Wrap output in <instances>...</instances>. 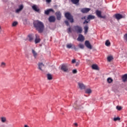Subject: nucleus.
Returning <instances> with one entry per match:
<instances>
[{
	"mask_svg": "<svg viewBox=\"0 0 127 127\" xmlns=\"http://www.w3.org/2000/svg\"><path fill=\"white\" fill-rule=\"evenodd\" d=\"M105 45L106 46H110V45H111V42H110V41L109 40H106L105 42Z\"/></svg>",
	"mask_w": 127,
	"mask_h": 127,
	"instance_id": "7c9ffc66",
	"label": "nucleus"
},
{
	"mask_svg": "<svg viewBox=\"0 0 127 127\" xmlns=\"http://www.w3.org/2000/svg\"><path fill=\"white\" fill-rule=\"evenodd\" d=\"M90 10H91V8H83L81 9V12L82 13H88Z\"/></svg>",
	"mask_w": 127,
	"mask_h": 127,
	"instance_id": "0eeeda50",
	"label": "nucleus"
},
{
	"mask_svg": "<svg viewBox=\"0 0 127 127\" xmlns=\"http://www.w3.org/2000/svg\"><path fill=\"white\" fill-rule=\"evenodd\" d=\"M114 122H117V121H121V118L120 117L115 118H114Z\"/></svg>",
	"mask_w": 127,
	"mask_h": 127,
	"instance_id": "72a5a7b5",
	"label": "nucleus"
},
{
	"mask_svg": "<svg viewBox=\"0 0 127 127\" xmlns=\"http://www.w3.org/2000/svg\"><path fill=\"white\" fill-rule=\"evenodd\" d=\"M34 26L40 33L43 32V30H44V25L42 22H40L39 21H35L34 23Z\"/></svg>",
	"mask_w": 127,
	"mask_h": 127,
	"instance_id": "f257e3e1",
	"label": "nucleus"
},
{
	"mask_svg": "<svg viewBox=\"0 0 127 127\" xmlns=\"http://www.w3.org/2000/svg\"><path fill=\"white\" fill-rule=\"evenodd\" d=\"M78 85L79 86V89H80V90H84V89L85 88V85L83 83L78 82Z\"/></svg>",
	"mask_w": 127,
	"mask_h": 127,
	"instance_id": "6ab92c4d",
	"label": "nucleus"
},
{
	"mask_svg": "<svg viewBox=\"0 0 127 127\" xmlns=\"http://www.w3.org/2000/svg\"><path fill=\"white\" fill-rule=\"evenodd\" d=\"M85 45L87 48H88V49H92V45L90 44V42H89V41H85Z\"/></svg>",
	"mask_w": 127,
	"mask_h": 127,
	"instance_id": "9d476101",
	"label": "nucleus"
},
{
	"mask_svg": "<svg viewBox=\"0 0 127 127\" xmlns=\"http://www.w3.org/2000/svg\"><path fill=\"white\" fill-rule=\"evenodd\" d=\"M71 63H72V64H74V63H76V60L75 59L72 60L71 61Z\"/></svg>",
	"mask_w": 127,
	"mask_h": 127,
	"instance_id": "a19ab883",
	"label": "nucleus"
},
{
	"mask_svg": "<svg viewBox=\"0 0 127 127\" xmlns=\"http://www.w3.org/2000/svg\"><path fill=\"white\" fill-rule=\"evenodd\" d=\"M115 17L117 19V20H120V19H122V18H124V16H122L121 14H115Z\"/></svg>",
	"mask_w": 127,
	"mask_h": 127,
	"instance_id": "9b49d317",
	"label": "nucleus"
},
{
	"mask_svg": "<svg viewBox=\"0 0 127 127\" xmlns=\"http://www.w3.org/2000/svg\"><path fill=\"white\" fill-rule=\"evenodd\" d=\"M86 23H89V21H87V20H85L83 22V24H86Z\"/></svg>",
	"mask_w": 127,
	"mask_h": 127,
	"instance_id": "ea45409f",
	"label": "nucleus"
},
{
	"mask_svg": "<svg viewBox=\"0 0 127 127\" xmlns=\"http://www.w3.org/2000/svg\"><path fill=\"white\" fill-rule=\"evenodd\" d=\"M81 19L83 20V19H86V16H84L81 17Z\"/></svg>",
	"mask_w": 127,
	"mask_h": 127,
	"instance_id": "a18cd8bd",
	"label": "nucleus"
},
{
	"mask_svg": "<svg viewBox=\"0 0 127 127\" xmlns=\"http://www.w3.org/2000/svg\"><path fill=\"white\" fill-rule=\"evenodd\" d=\"M124 39L127 42V33L124 35Z\"/></svg>",
	"mask_w": 127,
	"mask_h": 127,
	"instance_id": "e433bc0d",
	"label": "nucleus"
},
{
	"mask_svg": "<svg viewBox=\"0 0 127 127\" xmlns=\"http://www.w3.org/2000/svg\"><path fill=\"white\" fill-rule=\"evenodd\" d=\"M0 120L2 123H5V122H6V119L5 117H1Z\"/></svg>",
	"mask_w": 127,
	"mask_h": 127,
	"instance_id": "2f4dec72",
	"label": "nucleus"
},
{
	"mask_svg": "<svg viewBox=\"0 0 127 127\" xmlns=\"http://www.w3.org/2000/svg\"><path fill=\"white\" fill-rule=\"evenodd\" d=\"M77 106H78V104L75 102L73 105V107L76 108H77Z\"/></svg>",
	"mask_w": 127,
	"mask_h": 127,
	"instance_id": "79ce46f5",
	"label": "nucleus"
},
{
	"mask_svg": "<svg viewBox=\"0 0 127 127\" xmlns=\"http://www.w3.org/2000/svg\"><path fill=\"white\" fill-rule=\"evenodd\" d=\"M74 29L75 31H76L77 33H82V31H83L82 27L79 26H74Z\"/></svg>",
	"mask_w": 127,
	"mask_h": 127,
	"instance_id": "39448f33",
	"label": "nucleus"
},
{
	"mask_svg": "<svg viewBox=\"0 0 127 127\" xmlns=\"http://www.w3.org/2000/svg\"><path fill=\"white\" fill-rule=\"evenodd\" d=\"M23 4H21L19 6V8L16 9L15 10V12L16 13H19V12H20V11H21V10H22V9H23Z\"/></svg>",
	"mask_w": 127,
	"mask_h": 127,
	"instance_id": "1a4fd4ad",
	"label": "nucleus"
},
{
	"mask_svg": "<svg viewBox=\"0 0 127 127\" xmlns=\"http://www.w3.org/2000/svg\"><path fill=\"white\" fill-rule=\"evenodd\" d=\"M116 109H117V110H118V111H121V110H122V107H121V106H117L116 107Z\"/></svg>",
	"mask_w": 127,
	"mask_h": 127,
	"instance_id": "f704fd0d",
	"label": "nucleus"
},
{
	"mask_svg": "<svg viewBox=\"0 0 127 127\" xmlns=\"http://www.w3.org/2000/svg\"><path fill=\"white\" fill-rule=\"evenodd\" d=\"M32 53L34 58L36 59V57H37V55H38L37 53H36V52L34 50H32Z\"/></svg>",
	"mask_w": 127,
	"mask_h": 127,
	"instance_id": "b1692460",
	"label": "nucleus"
},
{
	"mask_svg": "<svg viewBox=\"0 0 127 127\" xmlns=\"http://www.w3.org/2000/svg\"><path fill=\"white\" fill-rule=\"evenodd\" d=\"M74 125L75 127H78V124L74 123Z\"/></svg>",
	"mask_w": 127,
	"mask_h": 127,
	"instance_id": "49530a36",
	"label": "nucleus"
},
{
	"mask_svg": "<svg viewBox=\"0 0 127 127\" xmlns=\"http://www.w3.org/2000/svg\"><path fill=\"white\" fill-rule=\"evenodd\" d=\"M122 80L124 82L127 81V74H125L122 76Z\"/></svg>",
	"mask_w": 127,
	"mask_h": 127,
	"instance_id": "4be33fe9",
	"label": "nucleus"
},
{
	"mask_svg": "<svg viewBox=\"0 0 127 127\" xmlns=\"http://www.w3.org/2000/svg\"><path fill=\"white\" fill-rule=\"evenodd\" d=\"M41 41V39H40V37L39 35L37 34H35V44H37V43H39Z\"/></svg>",
	"mask_w": 127,
	"mask_h": 127,
	"instance_id": "423d86ee",
	"label": "nucleus"
},
{
	"mask_svg": "<svg viewBox=\"0 0 127 127\" xmlns=\"http://www.w3.org/2000/svg\"><path fill=\"white\" fill-rule=\"evenodd\" d=\"M24 127H28V126H27V125H25Z\"/></svg>",
	"mask_w": 127,
	"mask_h": 127,
	"instance_id": "09e8293b",
	"label": "nucleus"
},
{
	"mask_svg": "<svg viewBox=\"0 0 127 127\" xmlns=\"http://www.w3.org/2000/svg\"><path fill=\"white\" fill-rule=\"evenodd\" d=\"M92 68L93 70H100V69L99 68V66L97 64H92Z\"/></svg>",
	"mask_w": 127,
	"mask_h": 127,
	"instance_id": "412c9836",
	"label": "nucleus"
},
{
	"mask_svg": "<svg viewBox=\"0 0 127 127\" xmlns=\"http://www.w3.org/2000/svg\"><path fill=\"white\" fill-rule=\"evenodd\" d=\"M56 15L58 20H61V12L60 11H57L56 12Z\"/></svg>",
	"mask_w": 127,
	"mask_h": 127,
	"instance_id": "ddd939ff",
	"label": "nucleus"
},
{
	"mask_svg": "<svg viewBox=\"0 0 127 127\" xmlns=\"http://www.w3.org/2000/svg\"><path fill=\"white\" fill-rule=\"evenodd\" d=\"M91 19H95V16H94L93 15H89L87 16V20H89V21H90V20H91Z\"/></svg>",
	"mask_w": 127,
	"mask_h": 127,
	"instance_id": "5701e85b",
	"label": "nucleus"
},
{
	"mask_svg": "<svg viewBox=\"0 0 127 127\" xmlns=\"http://www.w3.org/2000/svg\"><path fill=\"white\" fill-rule=\"evenodd\" d=\"M61 70H62V71H63V72H65L66 73H68V72H69V68H68V65L66 64H64L62 65L61 67Z\"/></svg>",
	"mask_w": 127,
	"mask_h": 127,
	"instance_id": "7ed1b4c3",
	"label": "nucleus"
},
{
	"mask_svg": "<svg viewBox=\"0 0 127 127\" xmlns=\"http://www.w3.org/2000/svg\"><path fill=\"white\" fill-rule=\"evenodd\" d=\"M113 59H114V58L112 56L107 57V61H108V62H111V61H112Z\"/></svg>",
	"mask_w": 127,
	"mask_h": 127,
	"instance_id": "cd10ccee",
	"label": "nucleus"
},
{
	"mask_svg": "<svg viewBox=\"0 0 127 127\" xmlns=\"http://www.w3.org/2000/svg\"><path fill=\"white\" fill-rule=\"evenodd\" d=\"M64 22H65L66 25H67V26H68L69 25V22H68V21L65 20V21H64Z\"/></svg>",
	"mask_w": 127,
	"mask_h": 127,
	"instance_id": "4c0bfd02",
	"label": "nucleus"
},
{
	"mask_svg": "<svg viewBox=\"0 0 127 127\" xmlns=\"http://www.w3.org/2000/svg\"><path fill=\"white\" fill-rule=\"evenodd\" d=\"M72 73H73V74H76V73H77V70H76V69H73V70H72Z\"/></svg>",
	"mask_w": 127,
	"mask_h": 127,
	"instance_id": "58836bf2",
	"label": "nucleus"
},
{
	"mask_svg": "<svg viewBox=\"0 0 127 127\" xmlns=\"http://www.w3.org/2000/svg\"><path fill=\"white\" fill-rule=\"evenodd\" d=\"M48 80H52V74L48 73L47 74Z\"/></svg>",
	"mask_w": 127,
	"mask_h": 127,
	"instance_id": "a878e982",
	"label": "nucleus"
},
{
	"mask_svg": "<svg viewBox=\"0 0 127 127\" xmlns=\"http://www.w3.org/2000/svg\"><path fill=\"white\" fill-rule=\"evenodd\" d=\"M68 33L71 32V28H69L68 29Z\"/></svg>",
	"mask_w": 127,
	"mask_h": 127,
	"instance_id": "37998d69",
	"label": "nucleus"
},
{
	"mask_svg": "<svg viewBox=\"0 0 127 127\" xmlns=\"http://www.w3.org/2000/svg\"><path fill=\"white\" fill-rule=\"evenodd\" d=\"M0 67L2 69H4L5 67H6V63H4V62H2L0 64Z\"/></svg>",
	"mask_w": 127,
	"mask_h": 127,
	"instance_id": "aec40b11",
	"label": "nucleus"
},
{
	"mask_svg": "<svg viewBox=\"0 0 127 127\" xmlns=\"http://www.w3.org/2000/svg\"><path fill=\"white\" fill-rule=\"evenodd\" d=\"M51 11L52 12H54V10H53V9H49L46 10L45 11V14H46V15H49V13L51 12Z\"/></svg>",
	"mask_w": 127,
	"mask_h": 127,
	"instance_id": "f3484780",
	"label": "nucleus"
},
{
	"mask_svg": "<svg viewBox=\"0 0 127 127\" xmlns=\"http://www.w3.org/2000/svg\"><path fill=\"white\" fill-rule=\"evenodd\" d=\"M0 29H1V27H0Z\"/></svg>",
	"mask_w": 127,
	"mask_h": 127,
	"instance_id": "8fccbe9b",
	"label": "nucleus"
},
{
	"mask_svg": "<svg viewBox=\"0 0 127 127\" xmlns=\"http://www.w3.org/2000/svg\"><path fill=\"white\" fill-rule=\"evenodd\" d=\"M18 23L17 22L15 21L13 22V23L12 24V26H16V25L18 24Z\"/></svg>",
	"mask_w": 127,
	"mask_h": 127,
	"instance_id": "c9c22d12",
	"label": "nucleus"
},
{
	"mask_svg": "<svg viewBox=\"0 0 127 127\" xmlns=\"http://www.w3.org/2000/svg\"><path fill=\"white\" fill-rule=\"evenodd\" d=\"M64 16L66 17L68 20H69L70 22L73 23L74 22V19L73 18V16L71 15V13L69 12H67L64 14Z\"/></svg>",
	"mask_w": 127,
	"mask_h": 127,
	"instance_id": "f03ea898",
	"label": "nucleus"
},
{
	"mask_svg": "<svg viewBox=\"0 0 127 127\" xmlns=\"http://www.w3.org/2000/svg\"><path fill=\"white\" fill-rule=\"evenodd\" d=\"M78 65H79V63H76V66H78Z\"/></svg>",
	"mask_w": 127,
	"mask_h": 127,
	"instance_id": "de8ad7c7",
	"label": "nucleus"
},
{
	"mask_svg": "<svg viewBox=\"0 0 127 127\" xmlns=\"http://www.w3.org/2000/svg\"><path fill=\"white\" fill-rule=\"evenodd\" d=\"M66 48H68L69 49H70V48H73V49H74V50H77V48H76L75 45H74L71 43L67 44L66 45Z\"/></svg>",
	"mask_w": 127,
	"mask_h": 127,
	"instance_id": "6e6552de",
	"label": "nucleus"
},
{
	"mask_svg": "<svg viewBox=\"0 0 127 127\" xmlns=\"http://www.w3.org/2000/svg\"><path fill=\"white\" fill-rule=\"evenodd\" d=\"M84 32L85 33H87L88 32V30L89 29V26L88 25H86L84 27Z\"/></svg>",
	"mask_w": 127,
	"mask_h": 127,
	"instance_id": "393cba45",
	"label": "nucleus"
},
{
	"mask_svg": "<svg viewBox=\"0 0 127 127\" xmlns=\"http://www.w3.org/2000/svg\"><path fill=\"white\" fill-rule=\"evenodd\" d=\"M79 0H71V1L73 4H77V3H79Z\"/></svg>",
	"mask_w": 127,
	"mask_h": 127,
	"instance_id": "bb28decb",
	"label": "nucleus"
},
{
	"mask_svg": "<svg viewBox=\"0 0 127 127\" xmlns=\"http://www.w3.org/2000/svg\"><path fill=\"white\" fill-rule=\"evenodd\" d=\"M32 8L33 9V10L36 11L37 12H39V11L40 10L39 8H37V6H36V5H33L32 6Z\"/></svg>",
	"mask_w": 127,
	"mask_h": 127,
	"instance_id": "a211bd4d",
	"label": "nucleus"
},
{
	"mask_svg": "<svg viewBox=\"0 0 127 127\" xmlns=\"http://www.w3.org/2000/svg\"><path fill=\"white\" fill-rule=\"evenodd\" d=\"M47 2H51V0H46Z\"/></svg>",
	"mask_w": 127,
	"mask_h": 127,
	"instance_id": "c03bdc74",
	"label": "nucleus"
},
{
	"mask_svg": "<svg viewBox=\"0 0 127 127\" xmlns=\"http://www.w3.org/2000/svg\"><path fill=\"white\" fill-rule=\"evenodd\" d=\"M78 47H79V48H80L81 49H84V45L82 44H79L78 45Z\"/></svg>",
	"mask_w": 127,
	"mask_h": 127,
	"instance_id": "473e14b6",
	"label": "nucleus"
},
{
	"mask_svg": "<svg viewBox=\"0 0 127 127\" xmlns=\"http://www.w3.org/2000/svg\"><path fill=\"white\" fill-rule=\"evenodd\" d=\"M56 20V18L54 16H50L49 18V21L50 22H55Z\"/></svg>",
	"mask_w": 127,
	"mask_h": 127,
	"instance_id": "4468645a",
	"label": "nucleus"
},
{
	"mask_svg": "<svg viewBox=\"0 0 127 127\" xmlns=\"http://www.w3.org/2000/svg\"><path fill=\"white\" fill-rule=\"evenodd\" d=\"M85 93L86 94H91L92 93V90L91 89H87L85 90Z\"/></svg>",
	"mask_w": 127,
	"mask_h": 127,
	"instance_id": "c756f323",
	"label": "nucleus"
},
{
	"mask_svg": "<svg viewBox=\"0 0 127 127\" xmlns=\"http://www.w3.org/2000/svg\"><path fill=\"white\" fill-rule=\"evenodd\" d=\"M38 66V69H39V70H40L41 71H43V69H42L43 67H44V64H43V63H39Z\"/></svg>",
	"mask_w": 127,
	"mask_h": 127,
	"instance_id": "2eb2a0df",
	"label": "nucleus"
},
{
	"mask_svg": "<svg viewBox=\"0 0 127 127\" xmlns=\"http://www.w3.org/2000/svg\"><path fill=\"white\" fill-rule=\"evenodd\" d=\"M78 41H80L81 42H83L84 40H85V38L84 37V36L82 34H79L78 38H77Z\"/></svg>",
	"mask_w": 127,
	"mask_h": 127,
	"instance_id": "f8f14e48",
	"label": "nucleus"
},
{
	"mask_svg": "<svg viewBox=\"0 0 127 127\" xmlns=\"http://www.w3.org/2000/svg\"><path fill=\"white\" fill-rule=\"evenodd\" d=\"M95 13L99 18H106V16H102V12L99 10H97Z\"/></svg>",
	"mask_w": 127,
	"mask_h": 127,
	"instance_id": "20e7f679",
	"label": "nucleus"
},
{
	"mask_svg": "<svg viewBox=\"0 0 127 127\" xmlns=\"http://www.w3.org/2000/svg\"><path fill=\"white\" fill-rule=\"evenodd\" d=\"M113 81H114V80H113V79L112 78L109 77L107 78V82L109 84H111V83H112Z\"/></svg>",
	"mask_w": 127,
	"mask_h": 127,
	"instance_id": "c85d7f7f",
	"label": "nucleus"
},
{
	"mask_svg": "<svg viewBox=\"0 0 127 127\" xmlns=\"http://www.w3.org/2000/svg\"><path fill=\"white\" fill-rule=\"evenodd\" d=\"M33 37H34V35H33V34H29L28 35V39L30 42H32L33 41Z\"/></svg>",
	"mask_w": 127,
	"mask_h": 127,
	"instance_id": "dca6fc26",
	"label": "nucleus"
}]
</instances>
